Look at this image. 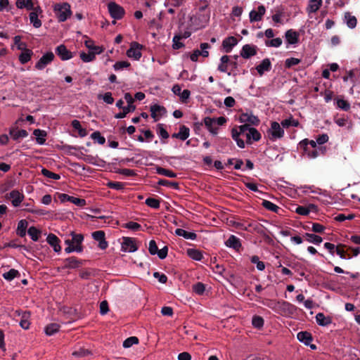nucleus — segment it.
<instances>
[{
  "instance_id": "25",
  "label": "nucleus",
  "mask_w": 360,
  "mask_h": 360,
  "mask_svg": "<svg viewBox=\"0 0 360 360\" xmlns=\"http://www.w3.org/2000/svg\"><path fill=\"white\" fill-rule=\"evenodd\" d=\"M85 46L89 49L90 52L94 53L95 55L100 54L104 51L102 46H95L94 41L89 39L85 41Z\"/></svg>"
},
{
  "instance_id": "31",
  "label": "nucleus",
  "mask_w": 360,
  "mask_h": 360,
  "mask_svg": "<svg viewBox=\"0 0 360 360\" xmlns=\"http://www.w3.org/2000/svg\"><path fill=\"white\" fill-rule=\"evenodd\" d=\"M175 233L177 236H181L186 239L195 240L197 237V235L195 233L188 232L182 229H176Z\"/></svg>"
},
{
  "instance_id": "1",
  "label": "nucleus",
  "mask_w": 360,
  "mask_h": 360,
  "mask_svg": "<svg viewBox=\"0 0 360 360\" xmlns=\"http://www.w3.org/2000/svg\"><path fill=\"white\" fill-rule=\"evenodd\" d=\"M263 304L283 316H291L296 311L295 306L283 300H266Z\"/></svg>"
},
{
  "instance_id": "3",
  "label": "nucleus",
  "mask_w": 360,
  "mask_h": 360,
  "mask_svg": "<svg viewBox=\"0 0 360 360\" xmlns=\"http://www.w3.org/2000/svg\"><path fill=\"white\" fill-rule=\"evenodd\" d=\"M300 144L304 146V153L307 158L314 159L320 155L324 154L326 151L325 147L317 146L316 142L314 140H308L305 139L302 140Z\"/></svg>"
},
{
  "instance_id": "17",
  "label": "nucleus",
  "mask_w": 360,
  "mask_h": 360,
  "mask_svg": "<svg viewBox=\"0 0 360 360\" xmlns=\"http://www.w3.org/2000/svg\"><path fill=\"white\" fill-rule=\"evenodd\" d=\"M47 243L53 248L56 252L59 253L61 251L59 238L54 234L50 233L46 238Z\"/></svg>"
},
{
  "instance_id": "43",
  "label": "nucleus",
  "mask_w": 360,
  "mask_h": 360,
  "mask_svg": "<svg viewBox=\"0 0 360 360\" xmlns=\"http://www.w3.org/2000/svg\"><path fill=\"white\" fill-rule=\"evenodd\" d=\"M345 20L348 27L353 29L356 27L357 22L356 18L351 15L350 13H345Z\"/></svg>"
},
{
  "instance_id": "8",
  "label": "nucleus",
  "mask_w": 360,
  "mask_h": 360,
  "mask_svg": "<svg viewBox=\"0 0 360 360\" xmlns=\"http://www.w3.org/2000/svg\"><path fill=\"white\" fill-rule=\"evenodd\" d=\"M55 56L53 52L49 51L44 53L35 64V68L39 70H44L48 65L51 63Z\"/></svg>"
},
{
  "instance_id": "21",
  "label": "nucleus",
  "mask_w": 360,
  "mask_h": 360,
  "mask_svg": "<svg viewBox=\"0 0 360 360\" xmlns=\"http://www.w3.org/2000/svg\"><path fill=\"white\" fill-rule=\"evenodd\" d=\"M18 316H20V320L19 322L20 326L23 329H28L30 328V314L29 311H23V312H19Z\"/></svg>"
},
{
  "instance_id": "49",
  "label": "nucleus",
  "mask_w": 360,
  "mask_h": 360,
  "mask_svg": "<svg viewBox=\"0 0 360 360\" xmlns=\"http://www.w3.org/2000/svg\"><path fill=\"white\" fill-rule=\"evenodd\" d=\"M306 236L307 237V240L309 243H312L316 245L320 244L323 240L321 237L315 234L306 233Z\"/></svg>"
},
{
  "instance_id": "7",
  "label": "nucleus",
  "mask_w": 360,
  "mask_h": 360,
  "mask_svg": "<svg viewBox=\"0 0 360 360\" xmlns=\"http://www.w3.org/2000/svg\"><path fill=\"white\" fill-rule=\"evenodd\" d=\"M143 46L137 42H131L129 49L127 51V56L134 60H139L142 56Z\"/></svg>"
},
{
  "instance_id": "19",
  "label": "nucleus",
  "mask_w": 360,
  "mask_h": 360,
  "mask_svg": "<svg viewBox=\"0 0 360 360\" xmlns=\"http://www.w3.org/2000/svg\"><path fill=\"white\" fill-rule=\"evenodd\" d=\"M151 117L155 121H158L165 112V108L159 105L155 104L150 106Z\"/></svg>"
},
{
  "instance_id": "56",
  "label": "nucleus",
  "mask_w": 360,
  "mask_h": 360,
  "mask_svg": "<svg viewBox=\"0 0 360 360\" xmlns=\"http://www.w3.org/2000/svg\"><path fill=\"white\" fill-rule=\"evenodd\" d=\"M129 66L130 63L127 61H118L114 64L113 68L115 71H119L123 70L124 68H127Z\"/></svg>"
},
{
  "instance_id": "38",
  "label": "nucleus",
  "mask_w": 360,
  "mask_h": 360,
  "mask_svg": "<svg viewBox=\"0 0 360 360\" xmlns=\"http://www.w3.org/2000/svg\"><path fill=\"white\" fill-rule=\"evenodd\" d=\"M135 109H136V107L134 105H130L125 106V107L122 108V112L116 114L115 115V117L116 119L124 118V117H126V115L128 113H129L131 112H134L135 110Z\"/></svg>"
},
{
  "instance_id": "27",
  "label": "nucleus",
  "mask_w": 360,
  "mask_h": 360,
  "mask_svg": "<svg viewBox=\"0 0 360 360\" xmlns=\"http://www.w3.org/2000/svg\"><path fill=\"white\" fill-rule=\"evenodd\" d=\"M322 5V0H310L307 8L309 13L316 12Z\"/></svg>"
},
{
  "instance_id": "12",
  "label": "nucleus",
  "mask_w": 360,
  "mask_h": 360,
  "mask_svg": "<svg viewBox=\"0 0 360 360\" xmlns=\"http://www.w3.org/2000/svg\"><path fill=\"white\" fill-rule=\"evenodd\" d=\"M56 53L62 60H68L73 57L72 53L63 44L56 47Z\"/></svg>"
},
{
  "instance_id": "46",
  "label": "nucleus",
  "mask_w": 360,
  "mask_h": 360,
  "mask_svg": "<svg viewBox=\"0 0 360 360\" xmlns=\"http://www.w3.org/2000/svg\"><path fill=\"white\" fill-rule=\"evenodd\" d=\"M262 205L264 208L274 212H278L280 209L278 206L269 200H263Z\"/></svg>"
},
{
  "instance_id": "28",
  "label": "nucleus",
  "mask_w": 360,
  "mask_h": 360,
  "mask_svg": "<svg viewBox=\"0 0 360 360\" xmlns=\"http://www.w3.org/2000/svg\"><path fill=\"white\" fill-rule=\"evenodd\" d=\"M60 330V325L56 323H52L50 324H48L44 328V332L46 335L51 336L56 333H58Z\"/></svg>"
},
{
  "instance_id": "33",
  "label": "nucleus",
  "mask_w": 360,
  "mask_h": 360,
  "mask_svg": "<svg viewBox=\"0 0 360 360\" xmlns=\"http://www.w3.org/2000/svg\"><path fill=\"white\" fill-rule=\"evenodd\" d=\"M316 321L319 326H326L331 323V319L326 316L323 313H318L316 316Z\"/></svg>"
},
{
  "instance_id": "63",
  "label": "nucleus",
  "mask_w": 360,
  "mask_h": 360,
  "mask_svg": "<svg viewBox=\"0 0 360 360\" xmlns=\"http://www.w3.org/2000/svg\"><path fill=\"white\" fill-rule=\"evenodd\" d=\"M193 291L198 295H202L205 290L204 284L198 283L193 286Z\"/></svg>"
},
{
  "instance_id": "2",
  "label": "nucleus",
  "mask_w": 360,
  "mask_h": 360,
  "mask_svg": "<svg viewBox=\"0 0 360 360\" xmlns=\"http://www.w3.org/2000/svg\"><path fill=\"white\" fill-rule=\"evenodd\" d=\"M249 130V124H245L238 127H236L231 130V136L236 142L237 146L240 148H244L245 142L243 138H245L246 143H250V136L248 131Z\"/></svg>"
},
{
  "instance_id": "53",
  "label": "nucleus",
  "mask_w": 360,
  "mask_h": 360,
  "mask_svg": "<svg viewBox=\"0 0 360 360\" xmlns=\"http://www.w3.org/2000/svg\"><path fill=\"white\" fill-rule=\"evenodd\" d=\"M95 54L94 53L89 52L86 53L82 52L80 53V58L84 63L91 62L95 59Z\"/></svg>"
},
{
  "instance_id": "47",
  "label": "nucleus",
  "mask_w": 360,
  "mask_h": 360,
  "mask_svg": "<svg viewBox=\"0 0 360 360\" xmlns=\"http://www.w3.org/2000/svg\"><path fill=\"white\" fill-rule=\"evenodd\" d=\"M179 139L184 141L187 139L189 136V129L186 126H181L179 128V131L178 132Z\"/></svg>"
},
{
  "instance_id": "24",
  "label": "nucleus",
  "mask_w": 360,
  "mask_h": 360,
  "mask_svg": "<svg viewBox=\"0 0 360 360\" xmlns=\"http://www.w3.org/2000/svg\"><path fill=\"white\" fill-rule=\"evenodd\" d=\"M81 264L79 260L77 258L71 257L64 260V267L66 269H76Z\"/></svg>"
},
{
  "instance_id": "55",
  "label": "nucleus",
  "mask_w": 360,
  "mask_h": 360,
  "mask_svg": "<svg viewBox=\"0 0 360 360\" xmlns=\"http://www.w3.org/2000/svg\"><path fill=\"white\" fill-rule=\"evenodd\" d=\"M139 340L136 337H130L123 342V347L124 348H129L132 345L137 344Z\"/></svg>"
},
{
  "instance_id": "61",
  "label": "nucleus",
  "mask_w": 360,
  "mask_h": 360,
  "mask_svg": "<svg viewBox=\"0 0 360 360\" xmlns=\"http://www.w3.org/2000/svg\"><path fill=\"white\" fill-rule=\"evenodd\" d=\"M91 136L94 141H97L99 144H104L105 142V138L102 136L98 131L94 132Z\"/></svg>"
},
{
  "instance_id": "34",
  "label": "nucleus",
  "mask_w": 360,
  "mask_h": 360,
  "mask_svg": "<svg viewBox=\"0 0 360 360\" xmlns=\"http://www.w3.org/2000/svg\"><path fill=\"white\" fill-rule=\"evenodd\" d=\"M248 132L249 133V136H250V143L249 144H251L252 143V141H258L259 140H260L261 139V134L259 132V131L254 128V127H250L249 126V130L248 131Z\"/></svg>"
},
{
  "instance_id": "5",
  "label": "nucleus",
  "mask_w": 360,
  "mask_h": 360,
  "mask_svg": "<svg viewBox=\"0 0 360 360\" xmlns=\"http://www.w3.org/2000/svg\"><path fill=\"white\" fill-rule=\"evenodd\" d=\"M285 135V131L281 124L276 121L271 122L269 128L266 130V136L271 141L281 139Z\"/></svg>"
},
{
  "instance_id": "10",
  "label": "nucleus",
  "mask_w": 360,
  "mask_h": 360,
  "mask_svg": "<svg viewBox=\"0 0 360 360\" xmlns=\"http://www.w3.org/2000/svg\"><path fill=\"white\" fill-rule=\"evenodd\" d=\"M6 198L11 201L13 207H18L24 199V195L17 190H13L7 194Z\"/></svg>"
},
{
  "instance_id": "51",
  "label": "nucleus",
  "mask_w": 360,
  "mask_h": 360,
  "mask_svg": "<svg viewBox=\"0 0 360 360\" xmlns=\"http://www.w3.org/2000/svg\"><path fill=\"white\" fill-rule=\"evenodd\" d=\"M282 44V39L279 37L267 40L265 45L268 47H279Z\"/></svg>"
},
{
  "instance_id": "13",
  "label": "nucleus",
  "mask_w": 360,
  "mask_h": 360,
  "mask_svg": "<svg viewBox=\"0 0 360 360\" xmlns=\"http://www.w3.org/2000/svg\"><path fill=\"white\" fill-rule=\"evenodd\" d=\"M266 8L263 5L259 6L257 11L252 10L250 12L249 17L250 22H258L262 19L265 14Z\"/></svg>"
},
{
  "instance_id": "9",
  "label": "nucleus",
  "mask_w": 360,
  "mask_h": 360,
  "mask_svg": "<svg viewBox=\"0 0 360 360\" xmlns=\"http://www.w3.org/2000/svg\"><path fill=\"white\" fill-rule=\"evenodd\" d=\"M110 16L117 20L121 19L124 15V8L115 2H110L108 5Z\"/></svg>"
},
{
  "instance_id": "18",
  "label": "nucleus",
  "mask_w": 360,
  "mask_h": 360,
  "mask_svg": "<svg viewBox=\"0 0 360 360\" xmlns=\"http://www.w3.org/2000/svg\"><path fill=\"white\" fill-rule=\"evenodd\" d=\"M238 44V40L234 37H229L222 42V46L226 53H230L233 48Z\"/></svg>"
},
{
  "instance_id": "30",
  "label": "nucleus",
  "mask_w": 360,
  "mask_h": 360,
  "mask_svg": "<svg viewBox=\"0 0 360 360\" xmlns=\"http://www.w3.org/2000/svg\"><path fill=\"white\" fill-rule=\"evenodd\" d=\"M300 342H303L306 345H309L312 340L311 335L308 332H299L297 335Z\"/></svg>"
},
{
  "instance_id": "58",
  "label": "nucleus",
  "mask_w": 360,
  "mask_h": 360,
  "mask_svg": "<svg viewBox=\"0 0 360 360\" xmlns=\"http://www.w3.org/2000/svg\"><path fill=\"white\" fill-rule=\"evenodd\" d=\"M337 106L338 108L342 109L345 111L348 110L350 108L349 103L344 99H338Z\"/></svg>"
},
{
  "instance_id": "6",
  "label": "nucleus",
  "mask_w": 360,
  "mask_h": 360,
  "mask_svg": "<svg viewBox=\"0 0 360 360\" xmlns=\"http://www.w3.org/2000/svg\"><path fill=\"white\" fill-rule=\"evenodd\" d=\"M204 124L205 127L212 135H217L218 134V127L224 125L227 120L224 117H219L217 118L206 117L204 118Z\"/></svg>"
},
{
  "instance_id": "26",
  "label": "nucleus",
  "mask_w": 360,
  "mask_h": 360,
  "mask_svg": "<svg viewBox=\"0 0 360 360\" xmlns=\"http://www.w3.org/2000/svg\"><path fill=\"white\" fill-rule=\"evenodd\" d=\"M33 134L36 137V141L38 144L43 145L45 143L46 136L47 135L45 131L39 129H34Z\"/></svg>"
},
{
  "instance_id": "40",
  "label": "nucleus",
  "mask_w": 360,
  "mask_h": 360,
  "mask_svg": "<svg viewBox=\"0 0 360 360\" xmlns=\"http://www.w3.org/2000/svg\"><path fill=\"white\" fill-rule=\"evenodd\" d=\"M20 272L18 270L11 269L8 271L4 273L2 276L5 280L11 281L15 278L20 277Z\"/></svg>"
},
{
  "instance_id": "14",
  "label": "nucleus",
  "mask_w": 360,
  "mask_h": 360,
  "mask_svg": "<svg viewBox=\"0 0 360 360\" xmlns=\"http://www.w3.org/2000/svg\"><path fill=\"white\" fill-rule=\"evenodd\" d=\"M92 238L98 242V247L105 250L108 247V243L105 238V233L103 231H96L92 233Z\"/></svg>"
},
{
  "instance_id": "15",
  "label": "nucleus",
  "mask_w": 360,
  "mask_h": 360,
  "mask_svg": "<svg viewBox=\"0 0 360 360\" xmlns=\"http://www.w3.org/2000/svg\"><path fill=\"white\" fill-rule=\"evenodd\" d=\"M240 120L241 122H248L255 126H257L260 122L259 119L251 112L241 114Z\"/></svg>"
},
{
  "instance_id": "54",
  "label": "nucleus",
  "mask_w": 360,
  "mask_h": 360,
  "mask_svg": "<svg viewBox=\"0 0 360 360\" xmlns=\"http://www.w3.org/2000/svg\"><path fill=\"white\" fill-rule=\"evenodd\" d=\"M264 319L261 316H254L252 319V323L255 328H261L264 326Z\"/></svg>"
},
{
  "instance_id": "16",
  "label": "nucleus",
  "mask_w": 360,
  "mask_h": 360,
  "mask_svg": "<svg viewBox=\"0 0 360 360\" xmlns=\"http://www.w3.org/2000/svg\"><path fill=\"white\" fill-rule=\"evenodd\" d=\"M257 46L250 44H245L243 46L240 51V56L243 58H249L251 56L256 55Z\"/></svg>"
},
{
  "instance_id": "52",
  "label": "nucleus",
  "mask_w": 360,
  "mask_h": 360,
  "mask_svg": "<svg viewBox=\"0 0 360 360\" xmlns=\"http://www.w3.org/2000/svg\"><path fill=\"white\" fill-rule=\"evenodd\" d=\"M41 174L48 178L53 179L55 180H59L60 179V176L58 174L53 173L45 168L41 169Z\"/></svg>"
},
{
  "instance_id": "36",
  "label": "nucleus",
  "mask_w": 360,
  "mask_h": 360,
  "mask_svg": "<svg viewBox=\"0 0 360 360\" xmlns=\"http://www.w3.org/2000/svg\"><path fill=\"white\" fill-rule=\"evenodd\" d=\"M33 52L30 49H23V51L19 56V60L22 64H25L30 60Z\"/></svg>"
},
{
  "instance_id": "22",
  "label": "nucleus",
  "mask_w": 360,
  "mask_h": 360,
  "mask_svg": "<svg viewBox=\"0 0 360 360\" xmlns=\"http://www.w3.org/2000/svg\"><path fill=\"white\" fill-rule=\"evenodd\" d=\"M285 37L289 44H295L298 42L299 34L293 30H288L285 32Z\"/></svg>"
},
{
  "instance_id": "39",
  "label": "nucleus",
  "mask_w": 360,
  "mask_h": 360,
  "mask_svg": "<svg viewBox=\"0 0 360 360\" xmlns=\"http://www.w3.org/2000/svg\"><path fill=\"white\" fill-rule=\"evenodd\" d=\"M188 255L193 259L196 261H200L202 259V252L194 248H190L187 250Z\"/></svg>"
},
{
  "instance_id": "60",
  "label": "nucleus",
  "mask_w": 360,
  "mask_h": 360,
  "mask_svg": "<svg viewBox=\"0 0 360 360\" xmlns=\"http://www.w3.org/2000/svg\"><path fill=\"white\" fill-rule=\"evenodd\" d=\"M300 63V60L296 58H290L285 60V65L286 68H290L293 65H298Z\"/></svg>"
},
{
  "instance_id": "44",
  "label": "nucleus",
  "mask_w": 360,
  "mask_h": 360,
  "mask_svg": "<svg viewBox=\"0 0 360 360\" xmlns=\"http://www.w3.org/2000/svg\"><path fill=\"white\" fill-rule=\"evenodd\" d=\"M30 20L35 28H39L41 26V21L38 18V15L35 12L30 13Z\"/></svg>"
},
{
  "instance_id": "11",
  "label": "nucleus",
  "mask_w": 360,
  "mask_h": 360,
  "mask_svg": "<svg viewBox=\"0 0 360 360\" xmlns=\"http://www.w3.org/2000/svg\"><path fill=\"white\" fill-rule=\"evenodd\" d=\"M121 250L125 252H134L136 251L137 247L132 238H123V240L121 244Z\"/></svg>"
},
{
  "instance_id": "62",
  "label": "nucleus",
  "mask_w": 360,
  "mask_h": 360,
  "mask_svg": "<svg viewBox=\"0 0 360 360\" xmlns=\"http://www.w3.org/2000/svg\"><path fill=\"white\" fill-rule=\"evenodd\" d=\"M148 251L152 255H155L158 253V248L155 240H152L149 242Z\"/></svg>"
},
{
  "instance_id": "64",
  "label": "nucleus",
  "mask_w": 360,
  "mask_h": 360,
  "mask_svg": "<svg viewBox=\"0 0 360 360\" xmlns=\"http://www.w3.org/2000/svg\"><path fill=\"white\" fill-rule=\"evenodd\" d=\"M181 40V37H178L177 35H175L173 37L172 47L174 49H179L184 46V44L180 41Z\"/></svg>"
},
{
  "instance_id": "48",
  "label": "nucleus",
  "mask_w": 360,
  "mask_h": 360,
  "mask_svg": "<svg viewBox=\"0 0 360 360\" xmlns=\"http://www.w3.org/2000/svg\"><path fill=\"white\" fill-rule=\"evenodd\" d=\"M157 173L170 178H174L176 176V173H174L172 170L167 169L162 167H158Z\"/></svg>"
},
{
  "instance_id": "4",
  "label": "nucleus",
  "mask_w": 360,
  "mask_h": 360,
  "mask_svg": "<svg viewBox=\"0 0 360 360\" xmlns=\"http://www.w3.org/2000/svg\"><path fill=\"white\" fill-rule=\"evenodd\" d=\"M53 9L58 21L60 22H65L72 15L70 5L66 2L54 4Z\"/></svg>"
},
{
  "instance_id": "50",
  "label": "nucleus",
  "mask_w": 360,
  "mask_h": 360,
  "mask_svg": "<svg viewBox=\"0 0 360 360\" xmlns=\"http://www.w3.org/2000/svg\"><path fill=\"white\" fill-rule=\"evenodd\" d=\"M250 261H251L252 263L256 264L257 269L259 271L264 270L265 264H264V263L263 262L259 261V259L258 256L255 255V256L251 257Z\"/></svg>"
},
{
  "instance_id": "57",
  "label": "nucleus",
  "mask_w": 360,
  "mask_h": 360,
  "mask_svg": "<svg viewBox=\"0 0 360 360\" xmlns=\"http://www.w3.org/2000/svg\"><path fill=\"white\" fill-rule=\"evenodd\" d=\"M146 204L152 208L158 209L160 207L159 200L157 199H155V198H147L146 200Z\"/></svg>"
},
{
  "instance_id": "45",
  "label": "nucleus",
  "mask_w": 360,
  "mask_h": 360,
  "mask_svg": "<svg viewBox=\"0 0 360 360\" xmlns=\"http://www.w3.org/2000/svg\"><path fill=\"white\" fill-rule=\"evenodd\" d=\"M28 235L30 236L32 240L37 241L39 238L40 232L34 226H31L27 231Z\"/></svg>"
},
{
  "instance_id": "37",
  "label": "nucleus",
  "mask_w": 360,
  "mask_h": 360,
  "mask_svg": "<svg viewBox=\"0 0 360 360\" xmlns=\"http://www.w3.org/2000/svg\"><path fill=\"white\" fill-rule=\"evenodd\" d=\"M16 6L18 8H26L27 10L33 9V3L32 0H16Z\"/></svg>"
},
{
  "instance_id": "42",
  "label": "nucleus",
  "mask_w": 360,
  "mask_h": 360,
  "mask_svg": "<svg viewBox=\"0 0 360 360\" xmlns=\"http://www.w3.org/2000/svg\"><path fill=\"white\" fill-rule=\"evenodd\" d=\"M71 236H72V245H74V247L82 246V243L84 240V236L82 234L75 233L74 232H72Z\"/></svg>"
},
{
  "instance_id": "20",
  "label": "nucleus",
  "mask_w": 360,
  "mask_h": 360,
  "mask_svg": "<svg viewBox=\"0 0 360 360\" xmlns=\"http://www.w3.org/2000/svg\"><path fill=\"white\" fill-rule=\"evenodd\" d=\"M10 136L13 140H18L20 139L25 138L28 134L25 129H18L17 127H12L10 129Z\"/></svg>"
},
{
  "instance_id": "32",
  "label": "nucleus",
  "mask_w": 360,
  "mask_h": 360,
  "mask_svg": "<svg viewBox=\"0 0 360 360\" xmlns=\"http://www.w3.org/2000/svg\"><path fill=\"white\" fill-rule=\"evenodd\" d=\"M225 244L226 246L234 249H238L241 246L239 238L233 235H231Z\"/></svg>"
},
{
  "instance_id": "59",
  "label": "nucleus",
  "mask_w": 360,
  "mask_h": 360,
  "mask_svg": "<svg viewBox=\"0 0 360 360\" xmlns=\"http://www.w3.org/2000/svg\"><path fill=\"white\" fill-rule=\"evenodd\" d=\"M103 101L108 104H112L114 102V98H112V94L110 92H107L104 95H99L98 98H101Z\"/></svg>"
},
{
  "instance_id": "29",
  "label": "nucleus",
  "mask_w": 360,
  "mask_h": 360,
  "mask_svg": "<svg viewBox=\"0 0 360 360\" xmlns=\"http://www.w3.org/2000/svg\"><path fill=\"white\" fill-rule=\"evenodd\" d=\"M27 225L28 223L25 219L19 221L18 223L16 233L20 237H24L26 235Z\"/></svg>"
},
{
  "instance_id": "35",
  "label": "nucleus",
  "mask_w": 360,
  "mask_h": 360,
  "mask_svg": "<svg viewBox=\"0 0 360 360\" xmlns=\"http://www.w3.org/2000/svg\"><path fill=\"white\" fill-rule=\"evenodd\" d=\"M230 62L229 57L226 55L221 56L220 63L218 65V70L221 72H228V64Z\"/></svg>"
},
{
  "instance_id": "23",
  "label": "nucleus",
  "mask_w": 360,
  "mask_h": 360,
  "mask_svg": "<svg viewBox=\"0 0 360 360\" xmlns=\"http://www.w3.org/2000/svg\"><path fill=\"white\" fill-rule=\"evenodd\" d=\"M271 67V61L269 58H265L261 62L259 65L256 67V70H257L259 75H262L264 72L270 70Z\"/></svg>"
},
{
  "instance_id": "41",
  "label": "nucleus",
  "mask_w": 360,
  "mask_h": 360,
  "mask_svg": "<svg viewBox=\"0 0 360 360\" xmlns=\"http://www.w3.org/2000/svg\"><path fill=\"white\" fill-rule=\"evenodd\" d=\"M72 127L78 131L79 136L84 137L87 135V131L84 128H82L79 121L74 120L72 122Z\"/></svg>"
}]
</instances>
